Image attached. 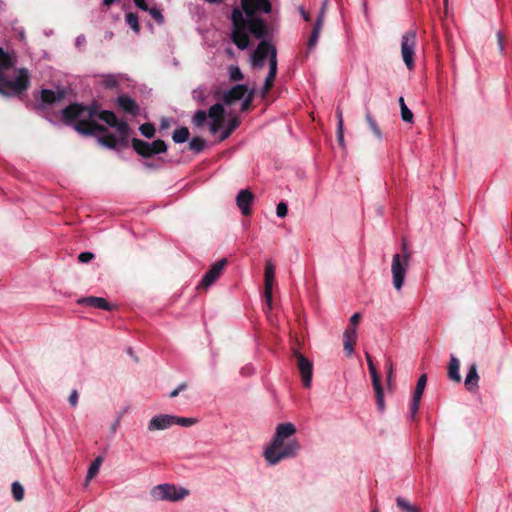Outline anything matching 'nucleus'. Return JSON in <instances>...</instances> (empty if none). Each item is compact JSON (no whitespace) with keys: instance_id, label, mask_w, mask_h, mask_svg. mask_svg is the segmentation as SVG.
<instances>
[{"instance_id":"412c9836","label":"nucleus","mask_w":512,"mask_h":512,"mask_svg":"<svg viewBox=\"0 0 512 512\" xmlns=\"http://www.w3.org/2000/svg\"><path fill=\"white\" fill-rule=\"evenodd\" d=\"M459 369H460V362L455 356L452 355L450 358V363H449V368H448V375L452 381H455V382L461 381V375H460Z\"/></svg>"},{"instance_id":"5fc2aeb1","label":"nucleus","mask_w":512,"mask_h":512,"mask_svg":"<svg viewBox=\"0 0 512 512\" xmlns=\"http://www.w3.org/2000/svg\"><path fill=\"white\" fill-rule=\"evenodd\" d=\"M184 388H185V385H184V384L180 385L177 389L173 390V391L170 393V397H171V398L176 397V396L179 394V392H180L181 390H183Z\"/></svg>"},{"instance_id":"052dcab7","label":"nucleus","mask_w":512,"mask_h":512,"mask_svg":"<svg viewBox=\"0 0 512 512\" xmlns=\"http://www.w3.org/2000/svg\"><path fill=\"white\" fill-rule=\"evenodd\" d=\"M116 0H103V4L106 6H110L113 4Z\"/></svg>"},{"instance_id":"4468645a","label":"nucleus","mask_w":512,"mask_h":512,"mask_svg":"<svg viewBox=\"0 0 512 512\" xmlns=\"http://www.w3.org/2000/svg\"><path fill=\"white\" fill-rule=\"evenodd\" d=\"M227 264L226 259H221L214 263L210 270L203 276L200 286L204 288H208L211 286L221 275L222 271L224 270L225 266Z\"/></svg>"},{"instance_id":"2f4dec72","label":"nucleus","mask_w":512,"mask_h":512,"mask_svg":"<svg viewBox=\"0 0 512 512\" xmlns=\"http://www.w3.org/2000/svg\"><path fill=\"white\" fill-rule=\"evenodd\" d=\"M207 118H208V114L206 113V111L204 110H198L193 118H192V122L195 126L197 127H202L206 121H207Z\"/></svg>"},{"instance_id":"aec40b11","label":"nucleus","mask_w":512,"mask_h":512,"mask_svg":"<svg viewBox=\"0 0 512 512\" xmlns=\"http://www.w3.org/2000/svg\"><path fill=\"white\" fill-rule=\"evenodd\" d=\"M80 304H86L103 310H111V305L102 297H87L79 300Z\"/></svg>"},{"instance_id":"393cba45","label":"nucleus","mask_w":512,"mask_h":512,"mask_svg":"<svg viewBox=\"0 0 512 512\" xmlns=\"http://www.w3.org/2000/svg\"><path fill=\"white\" fill-rule=\"evenodd\" d=\"M239 124L240 121L237 117L229 119L226 128L223 129L220 133V140L223 141L227 139L231 135V133L239 126Z\"/></svg>"},{"instance_id":"dca6fc26","label":"nucleus","mask_w":512,"mask_h":512,"mask_svg":"<svg viewBox=\"0 0 512 512\" xmlns=\"http://www.w3.org/2000/svg\"><path fill=\"white\" fill-rule=\"evenodd\" d=\"M327 3H328V0H324L321 12H320V14H319V16L317 18V21H316V23L314 25L311 37H310V39L308 41L309 49L314 48L315 45L317 44L318 39H319L320 32H321V29H322V26H323L324 14H325V10H326V7H327Z\"/></svg>"},{"instance_id":"9d476101","label":"nucleus","mask_w":512,"mask_h":512,"mask_svg":"<svg viewBox=\"0 0 512 512\" xmlns=\"http://www.w3.org/2000/svg\"><path fill=\"white\" fill-rule=\"evenodd\" d=\"M273 54H275V59H277L276 48L267 41H261L252 55V66L258 69L262 68L266 59H268L270 64Z\"/></svg>"},{"instance_id":"e2e57ef3","label":"nucleus","mask_w":512,"mask_h":512,"mask_svg":"<svg viewBox=\"0 0 512 512\" xmlns=\"http://www.w3.org/2000/svg\"><path fill=\"white\" fill-rule=\"evenodd\" d=\"M448 0H444V5L447 6Z\"/></svg>"},{"instance_id":"de8ad7c7","label":"nucleus","mask_w":512,"mask_h":512,"mask_svg":"<svg viewBox=\"0 0 512 512\" xmlns=\"http://www.w3.org/2000/svg\"><path fill=\"white\" fill-rule=\"evenodd\" d=\"M361 318V315L360 313H354L351 317H350V320H349V326H353V327H356L357 328V325L359 323V320Z\"/></svg>"},{"instance_id":"864d4df0","label":"nucleus","mask_w":512,"mask_h":512,"mask_svg":"<svg viewBox=\"0 0 512 512\" xmlns=\"http://www.w3.org/2000/svg\"><path fill=\"white\" fill-rule=\"evenodd\" d=\"M85 43H86V38H85V36L80 35V36H78V37L76 38V46H77V47H79V48H80V47L84 46V45H85Z\"/></svg>"},{"instance_id":"1a4fd4ad","label":"nucleus","mask_w":512,"mask_h":512,"mask_svg":"<svg viewBox=\"0 0 512 512\" xmlns=\"http://www.w3.org/2000/svg\"><path fill=\"white\" fill-rule=\"evenodd\" d=\"M132 146L134 150L143 157H151L156 154L164 153L167 150L166 143L163 140H155L152 143L140 139H133Z\"/></svg>"},{"instance_id":"423d86ee","label":"nucleus","mask_w":512,"mask_h":512,"mask_svg":"<svg viewBox=\"0 0 512 512\" xmlns=\"http://www.w3.org/2000/svg\"><path fill=\"white\" fill-rule=\"evenodd\" d=\"M196 423L194 418L180 417L172 414H156L147 423V431L150 433L170 429L174 425L191 427Z\"/></svg>"},{"instance_id":"e433bc0d","label":"nucleus","mask_w":512,"mask_h":512,"mask_svg":"<svg viewBox=\"0 0 512 512\" xmlns=\"http://www.w3.org/2000/svg\"><path fill=\"white\" fill-rule=\"evenodd\" d=\"M140 131H141L142 135L147 138H152L155 134V128L150 123H145V124L141 125Z\"/></svg>"},{"instance_id":"79ce46f5","label":"nucleus","mask_w":512,"mask_h":512,"mask_svg":"<svg viewBox=\"0 0 512 512\" xmlns=\"http://www.w3.org/2000/svg\"><path fill=\"white\" fill-rule=\"evenodd\" d=\"M288 208L284 202H280L276 207V214L278 217L283 218L287 215Z\"/></svg>"},{"instance_id":"72a5a7b5","label":"nucleus","mask_w":512,"mask_h":512,"mask_svg":"<svg viewBox=\"0 0 512 512\" xmlns=\"http://www.w3.org/2000/svg\"><path fill=\"white\" fill-rule=\"evenodd\" d=\"M204 147L205 141L200 137H195L189 142V148L196 153L201 152Z\"/></svg>"},{"instance_id":"a211bd4d","label":"nucleus","mask_w":512,"mask_h":512,"mask_svg":"<svg viewBox=\"0 0 512 512\" xmlns=\"http://www.w3.org/2000/svg\"><path fill=\"white\" fill-rule=\"evenodd\" d=\"M253 201H254V196L247 189L241 190L236 197V204H237L238 208L241 210L243 215L250 214V212H251L250 205L253 203Z\"/></svg>"},{"instance_id":"3c124183","label":"nucleus","mask_w":512,"mask_h":512,"mask_svg":"<svg viewBox=\"0 0 512 512\" xmlns=\"http://www.w3.org/2000/svg\"><path fill=\"white\" fill-rule=\"evenodd\" d=\"M69 403L75 407L78 403V393L76 390H73L69 396Z\"/></svg>"},{"instance_id":"f8f14e48","label":"nucleus","mask_w":512,"mask_h":512,"mask_svg":"<svg viewBox=\"0 0 512 512\" xmlns=\"http://www.w3.org/2000/svg\"><path fill=\"white\" fill-rule=\"evenodd\" d=\"M295 357L297 359V367L303 386L305 388H310L312 383L313 364L309 359L298 352L295 353Z\"/></svg>"},{"instance_id":"37998d69","label":"nucleus","mask_w":512,"mask_h":512,"mask_svg":"<svg viewBox=\"0 0 512 512\" xmlns=\"http://www.w3.org/2000/svg\"><path fill=\"white\" fill-rule=\"evenodd\" d=\"M94 258V254L91 252H82L78 255V260L82 263H88Z\"/></svg>"},{"instance_id":"4d7b16f0","label":"nucleus","mask_w":512,"mask_h":512,"mask_svg":"<svg viewBox=\"0 0 512 512\" xmlns=\"http://www.w3.org/2000/svg\"><path fill=\"white\" fill-rule=\"evenodd\" d=\"M497 36H498V43H499L500 51H503L504 50L503 37H502L501 33H498Z\"/></svg>"},{"instance_id":"c85d7f7f","label":"nucleus","mask_w":512,"mask_h":512,"mask_svg":"<svg viewBox=\"0 0 512 512\" xmlns=\"http://www.w3.org/2000/svg\"><path fill=\"white\" fill-rule=\"evenodd\" d=\"M365 357H366V361H367V364H368L369 372H370V375H371V378H372V384L373 385L381 384L380 376L377 373V370H376V368L374 366V363L372 361L371 356L368 353H366Z\"/></svg>"},{"instance_id":"c03bdc74","label":"nucleus","mask_w":512,"mask_h":512,"mask_svg":"<svg viewBox=\"0 0 512 512\" xmlns=\"http://www.w3.org/2000/svg\"><path fill=\"white\" fill-rule=\"evenodd\" d=\"M103 84H104L106 87L112 88V87H115V86H116L117 81H116V79H115V77H114V76H112V75H108V76H105V77H104Z\"/></svg>"},{"instance_id":"20e7f679","label":"nucleus","mask_w":512,"mask_h":512,"mask_svg":"<svg viewBox=\"0 0 512 512\" xmlns=\"http://www.w3.org/2000/svg\"><path fill=\"white\" fill-rule=\"evenodd\" d=\"M12 65L11 57L0 48V94L14 95L28 87L29 78L26 70L13 71V75H7Z\"/></svg>"},{"instance_id":"bf43d9fd","label":"nucleus","mask_w":512,"mask_h":512,"mask_svg":"<svg viewBox=\"0 0 512 512\" xmlns=\"http://www.w3.org/2000/svg\"><path fill=\"white\" fill-rule=\"evenodd\" d=\"M399 105H400V109H402V107H404V106H407V105L405 104V101H404V98H403V97H400V98H399Z\"/></svg>"},{"instance_id":"a19ab883","label":"nucleus","mask_w":512,"mask_h":512,"mask_svg":"<svg viewBox=\"0 0 512 512\" xmlns=\"http://www.w3.org/2000/svg\"><path fill=\"white\" fill-rule=\"evenodd\" d=\"M344 340V350L348 355H352L354 352V345L356 344L357 340H349V339H343Z\"/></svg>"},{"instance_id":"8fccbe9b","label":"nucleus","mask_w":512,"mask_h":512,"mask_svg":"<svg viewBox=\"0 0 512 512\" xmlns=\"http://www.w3.org/2000/svg\"><path fill=\"white\" fill-rule=\"evenodd\" d=\"M150 12V14L152 15V17L154 19H156L158 22H163V17H162V14L159 10L153 8V9H150L148 10Z\"/></svg>"},{"instance_id":"0eeeda50","label":"nucleus","mask_w":512,"mask_h":512,"mask_svg":"<svg viewBox=\"0 0 512 512\" xmlns=\"http://www.w3.org/2000/svg\"><path fill=\"white\" fill-rule=\"evenodd\" d=\"M189 494L188 489L169 483L156 485L150 491V495L155 501L177 502L183 500Z\"/></svg>"},{"instance_id":"ea45409f","label":"nucleus","mask_w":512,"mask_h":512,"mask_svg":"<svg viewBox=\"0 0 512 512\" xmlns=\"http://www.w3.org/2000/svg\"><path fill=\"white\" fill-rule=\"evenodd\" d=\"M343 339L357 340V328L348 326L343 334Z\"/></svg>"},{"instance_id":"2eb2a0df","label":"nucleus","mask_w":512,"mask_h":512,"mask_svg":"<svg viewBox=\"0 0 512 512\" xmlns=\"http://www.w3.org/2000/svg\"><path fill=\"white\" fill-rule=\"evenodd\" d=\"M427 377L425 374L421 375L417 381V385L413 394V399L410 406V412L412 417H415V415L418 412L420 401L426 386Z\"/></svg>"},{"instance_id":"7c9ffc66","label":"nucleus","mask_w":512,"mask_h":512,"mask_svg":"<svg viewBox=\"0 0 512 512\" xmlns=\"http://www.w3.org/2000/svg\"><path fill=\"white\" fill-rule=\"evenodd\" d=\"M60 98H61V95L56 94L52 90L45 89L41 92V99L44 103H47V104H51Z\"/></svg>"},{"instance_id":"c9c22d12","label":"nucleus","mask_w":512,"mask_h":512,"mask_svg":"<svg viewBox=\"0 0 512 512\" xmlns=\"http://www.w3.org/2000/svg\"><path fill=\"white\" fill-rule=\"evenodd\" d=\"M126 22L135 32H139L138 17L135 14L128 13L126 15Z\"/></svg>"},{"instance_id":"6ab92c4d","label":"nucleus","mask_w":512,"mask_h":512,"mask_svg":"<svg viewBox=\"0 0 512 512\" xmlns=\"http://www.w3.org/2000/svg\"><path fill=\"white\" fill-rule=\"evenodd\" d=\"M276 73H277V59H275V54H273L272 58H271V63L269 66V73L265 79L263 90H262L263 95H265L272 87L273 82L276 77Z\"/></svg>"},{"instance_id":"cd10ccee","label":"nucleus","mask_w":512,"mask_h":512,"mask_svg":"<svg viewBox=\"0 0 512 512\" xmlns=\"http://www.w3.org/2000/svg\"><path fill=\"white\" fill-rule=\"evenodd\" d=\"M173 141L175 143H184L189 138V130L187 127H180L173 132Z\"/></svg>"},{"instance_id":"4be33fe9","label":"nucleus","mask_w":512,"mask_h":512,"mask_svg":"<svg viewBox=\"0 0 512 512\" xmlns=\"http://www.w3.org/2000/svg\"><path fill=\"white\" fill-rule=\"evenodd\" d=\"M118 104L127 113L135 114L137 111V105L135 101L128 96H120L118 98Z\"/></svg>"},{"instance_id":"5701e85b","label":"nucleus","mask_w":512,"mask_h":512,"mask_svg":"<svg viewBox=\"0 0 512 512\" xmlns=\"http://www.w3.org/2000/svg\"><path fill=\"white\" fill-rule=\"evenodd\" d=\"M478 378L476 365H472L465 378V385L468 390H473L477 386Z\"/></svg>"},{"instance_id":"9b49d317","label":"nucleus","mask_w":512,"mask_h":512,"mask_svg":"<svg viewBox=\"0 0 512 512\" xmlns=\"http://www.w3.org/2000/svg\"><path fill=\"white\" fill-rule=\"evenodd\" d=\"M209 130L212 134L219 132L224 126V108L222 104H214L208 111Z\"/></svg>"},{"instance_id":"ddd939ff","label":"nucleus","mask_w":512,"mask_h":512,"mask_svg":"<svg viewBox=\"0 0 512 512\" xmlns=\"http://www.w3.org/2000/svg\"><path fill=\"white\" fill-rule=\"evenodd\" d=\"M274 277H275V266L271 261H267L265 264V271H264V282H265L264 283V293H265L266 304H267L269 310H271V308H272V289H273Z\"/></svg>"},{"instance_id":"f03ea898","label":"nucleus","mask_w":512,"mask_h":512,"mask_svg":"<svg viewBox=\"0 0 512 512\" xmlns=\"http://www.w3.org/2000/svg\"><path fill=\"white\" fill-rule=\"evenodd\" d=\"M243 12L236 8L232 12L233 33L232 39L236 46L244 50L249 45L248 32L256 38H263L268 34L265 23L254 16V13L261 11L269 13L271 4L268 0H242Z\"/></svg>"},{"instance_id":"58836bf2","label":"nucleus","mask_w":512,"mask_h":512,"mask_svg":"<svg viewBox=\"0 0 512 512\" xmlns=\"http://www.w3.org/2000/svg\"><path fill=\"white\" fill-rule=\"evenodd\" d=\"M401 110V118L404 122L413 123V113L412 111L407 107H402Z\"/></svg>"},{"instance_id":"a878e982","label":"nucleus","mask_w":512,"mask_h":512,"mask_svg":"<svg viewBox=\"0 0 512 512\" xmlns=\"http://www.w3.org/2000/svg\"><path fill=\"white\" fill-rule=\"evenodd\" d=\"M210 92L206 87L200 86L192 91V97L198 104H204Z\"/></svg>"},{"instance_id":"a18cd8bd","label":"nucleus","mask_w":512,"mask_h":512,"mask_svg":"<svg viewBox=\"0 0 512 512\" xmlns=\"http://www.w3.org/2000/svg\"><path fill=\"white\" fill-rule=\"evenodd\" d=\"M336 116H337V129L340 130L341 128H344L343 114H342V110L340 108H337Z\"/></svg>"},{"instance_id":"473e14b6","label":"nucleus","mask_w":512,"mask_h":512,"mask_svg":"<svg viewBox=\"0 0 512 512\" xmlns=\"http://www.w3.org/2000/svg\"><path fill=\"white\" fill-rule=\"evenodd\" d=\"M373 389L376 394L377 406L380 411L384 410V395L381 384L373 385Z\"/></svg>"},{"instance_id":"680f3d73","label":"nucleus","mask_w":512,"mask_h":512,"mask_svg":"<svg viewBox=\"0 0 512 512\" xmlns=\"http://www.w3.org/2000/svg\"><path fill=\"white\" fill-rule=\"evenodd\" d=\"M118 424H119V420H117V421L113 424L112 429H113V430H116V429H117V427H118Z\"/></svg>"},{"instance_id":"7ed1b4c3","label":"nucleus","mask_w":512,"mask_h":512,"mask_svg":"<svg viewBox=\"0 0 512 512\" xmlns=\"http://www.w3.org/2000/svg\"><path fill=\"white\" fill-rule=\"evenodd\" d=\"M296 426L291 422L278 424L271 443L264 450V458L269 465H276L284 459L295 458L301 450L295 438Z\"/></svg>"},{"instance_id":"4c0bfd02","label":"nucleus","mask_w":512,"mask_h":512,"mask_svg":"<svg viewBox=\"0 0 512 512\" xmlns=\"http://www.w3.org/2000/svg\"><path fill=\"white\" fill-rule=\"evenodd\" d=\"M229 77L232 81H240L243 79V74L238 66H230Z\"/></svg>"},{"instance_id":"49530a36","label":"nucleus","mask_w":512,"mask_h":512,"mask_svg":"<svg viewBox=\"0 0 512 512\" xmlns=\"http://www.w3.org/2000/svg\"><path fill=\"white\" fill-rule=\"evenodd\" d=\"M252 102V93H249L246 97H244V100L241 104V110L245 111L249 108L250 104Z\"/></svg>"},{"instance_id":"f3484780","label":"nucleus","mask_w":512,"mask_h":512,"mask_svg":"<svg viewBox=\"0 0 512 512\" xmlns=\"http://www.w3.org/2000/svg\"><path fill=\"white\" fill-rule=\"evenodd\" d=\"M247 94V87L245 85H235L223 96V101L226 105H232L238 100H241Z\"/></svg>"},{"instance_id":"f704fd0d","label":"nucleus","mask_w":512,"mask_h":512,"mask_svg":"<svg viewBox=\"0 0 512 512\" xmlns=\"http://www.w3.org/2000/svg\"><path fill=\"white\" fill-rule=\"evenodd\" d=\"M12 494L16 501H21L24 498V488L19 482L12 484Z\"/></svg>"},{"instance_id":"09e8293b","label":"nucleus","mask_w":512,"mask_h":512,"mask_svg":"<svg viewBox=\"0 0 512 512\" xmlns=\"http://www.w3.org/2000/svg\"><path fill=\"white\" fill-rule=\"evenodd\" d=\"M337 140H338L339 145L342 148H345L344 128H341L340 130L337 129Z\"/></svg>"},{"instance_id":"603ef678","label":"nucleus","mask_w":512,"mask_h":512,"mask_svg":"<svg viewBox=\"0 0 512 512\" xmlns=\"http://www.w3.org/2000/svg\"><path fill=\"white\" fill-rule=\"evenodd\" d=\"M134 3H135V5L138 8H140V9H142L144 11H148L149 10L145 0H134Z\"/></svg>"},{"instance_id":"6e6d98bb","label":"nucleus","mask_w":512,"mask_h":512,"mask_svg":"<svg viewBox=\"0 0 512 512\" xmlns=\"http://www.w3.org/2000/svg\"><path fill=\"white\" fill-rule=\"evenodd\" d=\"M387 367H388V375H387V377H388V379H390L391 376H392V373H393V365H392V362L390 360L387 362Z\"/></svg>"},{"instance_id":"c756f323","label":"nucleus","mask_w":512,"mask_h":512,"mask_svg":"<svg viewBox=\"0 0 512 512\" xmlns=\"http://www.w3.org/2000/svg\"><path fill=\"white\" fill-rule=\"evenodd\" d=\"M366 121L371 129V131L373 132L374 136L381 140L383 135H382V132L379 128V126L377 125L376 121L374 120V118L372 117V115L368 112L366 113Z\"/></svg>"},{"instance_id":"b1692460","label":"nucleus","mask_w":512,"mask_h":512,"mask_svg":"<svg viewBox=\"0 0 512 512\" xmlns=\"http://www.w3.org/2000/svg\"><path fill=\"white\" fill-rule=\"evenodd\" d=\"M101 465H102V458L101 457H97L91 463V465H90V467L88 469L87 475H86L85 486H87L89 484L90 480L92 478H94L98 474Z\"/></svg>"},{"instance_id":"f257e3e1","label":"nucleus","mask_w":512,"mask_h":512,"mask_svg":"<svg viewBox=\"0 0 512 512\" xmlns=\"http://www.w3.org/2000/svg\"><path fill=\"white\" fill-rule=\"evenodd\" d=\"M63 116L68 122H76L75 129L83 134L103 132V126L98 124L97 121H104L114 129L113 133H105L98 137L99 143L105 147L115 148L127 141L129 135L128 125L123 121H119L114 113L110 111L99 112L94 107L73 104L64 109Z\"/></svg>"},{"instance_id":"13d9d810","label":"nucleus","mask_w":512,"mask_h":512,"mask_svg":"<svg viewBox=\"0 0 512 512\" xmlns=\"http://www.w3.org/2000/svg\"><path fill=\"white\" fill-rule=\"evenodd\" d=\"M301 14H302V16H303V18H304V20H305V21H309V20H310V17H309V15H308V13H307V12H305L304 10H302V11H301Z\"/></svg>"},{"instance_id":"6e6552de","label":"nucleus","mask_w":512,"mask_h":512,"mask_svg":"<svg viewBox=\"0 0 512 512\" xmlns=\"http://www.w3.org/2000/svg\"><path fill=\"white\" fill-rule=\"evenodd\" d=\"M416 47V32L414 30L407 31L401 39V55L407 69L414 68V55Z\"/></svg>"},{"instance_id":"39448f33","label":"nucleus","mask_w":512,"mask_h":512,"mask_svg":"<svg viewBox=\"0 0 512 512\" xmlns=\"http://www.w3.org/2000/svg\"><path fill=\"white\" fill-rule=\"evenodd\" d=\"M410 252L407 243H402V253H396L392 257L391 274L395 290L400 291L404 285L405 277L409 268Z\"/></svg>"},{"instance_id":"bb28decb","label":"nucleus","mask_w":512,"mask_h":512,"mask_svg":"<svg viewBox=\"0 0 512 512\" xmlns=\"http://www.w3.org/2000/svg\"><path fill=\"white\" fill-rule=\"evenodd\" d=\"M396 504L403 512H419V507L411 504L408 500L402 497L396 498Z\"/></svg>"},{"instance_id":"0e129e2a","label":"nucleus","mask_w":512,"mask_h":512,"mask_svg":"<svg viewBox=\"0 0 512 512\" xmlns=\"http://www.w3.org/2000/svg\"><path fill=\"white\" fill-rule=\"evenodd\" d=\"M372 512H378L376 509H374Z\"/></svg>"}]
</instances>
